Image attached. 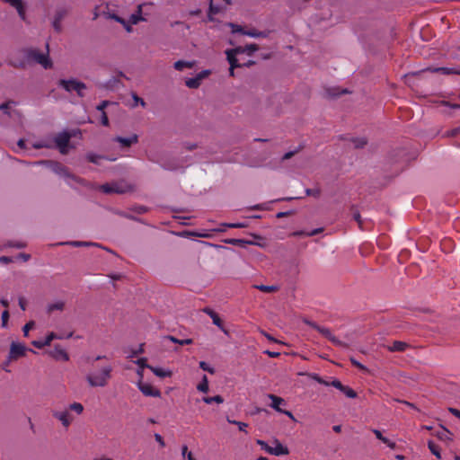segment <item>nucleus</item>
I'll use <instances>...</instances> for the list:
<instances>
[{
  "mask_svg": "<svg viewBox=\"0 0 460 460\" xmlns=\"http://www.w3.org/2000/svg\"><path fill=\"white\" fill-rule=\"evenodd\" d=\"M112 370L110 364L93 367L85 376V380L91 387H105L111 379Z\"/></svg>",
  "mask_w": 460,
  "mask_h": 460,
  "instance_id": "nucleus-1",
  "label": "nucleus"
},
{
  "mask_svg": "<svg viewBox=\"0 0 460 460\" xmlns=\"http://www.w3.org/2000/svg\"><path fill=\"white\" fill-rule=\"evenodd\" d=\"M21 53L23 55L24 59L19 62L11 61V65L15 67H22L27 63L35 62L40 64L44 68H49L52 66V63L49 58L48 54L40 53L36 49H24L21 50Z\"/></svg>",
  "mask_w": 460,
  "mask_h": 460,
  "instance_id": "nucleus-2",
  "label": "nucleus"
},
{
  "mask_svg": "<svg viewBox=\"0 0 460 460\" xmlns=\"http://www.w3.org/2000/svg\"><path fill=\"white\" fill-rule=\"evenodd\" d=\"M70 411H73L76 414L80 415L84 411V406L80 402H73L68 406L67 409L63 411H53L52 416L59 420L64 428L67 429L74 420V417L70 413Z\"/></svg>",
  "mask_w": 460,
  "mask_h": 460,
  "instance_id": "nucleus-3",
  "label": "nucleus"
},
{
  "mask_svg": "<svg viewBox=\"0 0 460 460\" xmlns=\"http://www.w3.org/2000/svg\"><path fill=\"white\" fill-rule=\"evenodd\" d=\"M58 85L62 87L65 91L67 93H76V94L79 97L84 96V91L86 90L87 86L83 82H80L76 79L71 78V79H61L58 82Z\"/></svg>",
  "mask_w": 460,
  "mask_h": 460,
  "instance_id": "nucleus-4",
  "label": "nucleus"
},
{
  "mask_svg": "<svg viewBox=\"0 0 460 460\" xmlns=\"http://www.w3.org/2000/svg\"><path fill=\"white\" fill-rule=\"evenodd\" d=\"M72 134L67 131L58 133L52 140L53 146L58 148L62 155H66L68 152V144L72 137Z\"/></svg>",
  "mask_w": 460,
  "mask_h": 460,
  "instance_id": "nucleus-5",
  "label": "nucleus"
},
{
  "mask_svg": "<svg viewBox=\"0 0 460 460\" xmlns=\"http://www.w3.org/2000/svg\"><path fill=\"white\" fill-rule=\"evenodd\" d=\"M73 336V332H70L67 334H58L56 332H49L44 340L33 341L32 345L37 349H43L46 346L50 345L54 340L69 339Z\"/></svg>",
  "mask_w": 460,
  "mask_h": 460,
  "instance_id": "nucleus-6",
  "label": "nucleus"
},
{
  "mask_svg": "<svg viewBox=\"0 0 460 460\" xmlns=\"http://www.w3.org/2000/svg\"><path fill=\"white\" fill-rule=\"evenodd\" d=\"M137 387L145 396H149V397H160L161 396V391L158 388L153 386L152 385H150L148 383H144L141 380H139L137 383Z\"/></svg>",
  "mask_w": 460,
  "mask_h": 460,
  "instance_id": "nucleus-7",
  "label": "nucleus"
},
{
  "mask_svg": "<svg viewBox=\"0 0 460 460\" xmlns=\"http://www.w3.org/2000/svg\"><path fill=\"white\" fill-rule=\"evenodd\" d=\"M27 348L18 342H13L10 347L9 360L16 359L25 355Z\"/></svg>",
  "mask_w": 460,
  "mask_h": 460,
  "instance_id": "nucleus-8",
  "label": "nucleus"
},
{
  "mask_svg": "<svg viewBox=\"0 0 460 460\" xmlns=\"http://www.w3.org/2000/svg\"><path fill=\"white\" fill-rule=\"evenodd\" d=\"M226 57H227V60H228V62L230 64L229 74H230L231 76L234 75V69L235 67H240L242 66H250V65L253 64V62L251 61V60H249L246 63L241 64L239 62L238 58L234 55H233V51L226 50Z\"/></svg>",
  "mask_w": 460,
  "mask_h": 460,
  "instance_id": "nucleus-9",
  "label": "nucleus"
},
{
  "mask_svg": "<svg viewBox=\"0 0 460 460\" xmlns=\"http://www.w3.org/2000/svg\"><path fill=\"white\" fill-rule=\"evenodd\" d=\"M273 444V447L270 446V447L267 448L268 454L279 456L289 453L288 448L283 446L278 439H274Z\"/></svg>",
  "mask_w": 460,
  "mask_h": 460,
  "instance_id": "nucleus-10",
  "label": "nucleus"
},
{
  "mask_svg": "<svg viewBox=\"0 0 460 460\" xmlns=\"http://www.w3.org/2000/svg\"><path fill=\"white\" fill-rule=\"evenodd\" d=\"M66 14H67V10L65 8H58L56 11L54 18H53V22H52V26L57 32H60L62 31L61 22Z\"/></svg>",
  "mask_w": 460,
  "mask_h": 460,
  "instance_id": "nucleus-11",
  "label": "nucleus"
},
{
  "mask_svg": "<svg viewBox=\"0 0 460 460\" xmlns=\"http://www.w3.org/2000/svg\"><path fill=\"white\" fill-rule=\"evenodd\" d=\"M40 164H44L49 166V168L54 172L55 173L63 176V177H70L67 170L61 164L57 162H40Z\"/></svg>",
  "mask_w": 460,
  "mask_h": 460,
  "instance_id": "nucleus-12",
  "label": "nucleus"
},
{
  "mask_svg": "<svg viewBox=\"0 0 460 460\" xmlns=\"http://www.w3.org/2000/svg\"><path fill=\"white\" fill-rule=\"evenodd\" d=\"M49 354L56 360H69L67 352L60 345H56L54 349L49 352Z\"/></svg>",
  "mask_w": 460,
  "mask_h": 460,
  "instance_id": "nucleus-13",
  "label": "nucleus"
},
{
  "mask_svg": "<svg viewBox=\"0 0 460 460\" xmlns=\"http://www.w3.org/2000/svg\"><path fill=\"white\" fill-rule=\"evenodd\" d=\"M259 49L256 44H250L245 47H237L232 49H227L228 51H233V55L237 57L240 54L246 53L248 56H252L255 51Z\"/></svg>",
  "mask_w": 460,
  "mask_h": 460,
  "instance_id": "nucleus-14",
  "label": "nucleus"
},
{
  "mask_svg": "<svg viewBox=\"0 0 460 460\" xmlns=\"http://www.w3.org/2000/svg\"><path fill=\"white\" fill-rule=\"evenodd\" d=\"M267 396L271 401L270 407L279 412H282L280 405L286 404L284 399L271 394H268Z\"/></svg>",
  "mask_w": 460,
  "mask_h": 460,
  "instance_id": "nucleus-15",
  "label": "nucleus"
},
{
  "mask_svg": "<svg viewBox=\"0 0 460 460\" xmlns=\"http://www.w3.org/2000/svg\"><path fill=\"white\" fill-rule=\"evenodd\" d=\"M4 2L14 7L17 10L21 19L25 20V9L22 0H4Z\"/></svg>",
  "mask_w": 460,
  "mask_h": 460,
  "instance_id": "nucleus-16",
  "label": "nucleus"
},
{
  "mask_svg": "<svg viewBox=\"0 0 460 460\" xmlns=\"http://www.w3.org/2000/svg\"><path fill=\"white\" fill-rule=\"evenodd\" d=\"M114 140L119 143L121 146L128 147L133 144H136L138 138L137 135H132L129 137H117L116 138H114Z\"/></svg>",
  "mask_w": 460,
  "mask_h": 460,
  "instance_id": "nucleus-17",
  "label": "nucleus"
},
{
  "mask_svg": "<svg viewBox=\"0 0 460 460\" xmlns=\"http://www.w3.org/2000/svg\"><path fill=\"white\" fill-rule=\"evenodd\" d=\"M409 348V344L404 342V341H395L392 343V345L388 346L387 347V349L391 352H395V351H404L406 350V349Z\"/></svg>",
  "mask_w": 460,
  "mask_h": 460,
  "instance_id": "nucleus-18",
  "label": "nucleus"
},
{
  "mask_svg": "<svg viewBox=\"0 0 460 460\" xmlns=\"http://www.w3.org/2000/svg\"><path fill=\"white\" fill-rule=\"evenodd\" d=\"M144 5V4H138L137 12L129 16V22L131 24H137L141 21H146V19L142 16V8Z\"/></svg>",
  "mask_w": 460,
  "mask_h": 460,
  "instance_id": "nucleus-19",
  "label": "nucleus"
},
{
  "mask_svg": "<svg viewBox=\"0 0 460 460\" xmlns=\"http://www.w3.org/2000/svg\"><path fill=\"white\" fill-rule=\"evenodd\" d=\"M149 369L158 377H170L172 376V372L167 368L149 367Z\"/></svg>",
  "mask_w": 460,
  "mask_h": 460,
  "instance_id": "nucleus-20",
  "label": "nucleus"
},
{
  "mask_svg": "<svg viewBox=\"0 0 460 460\" xmlns=\"http://www.w3.org/2000/svg\"><path fill=\"white\" fill-rule=\"evenodd\" d=\"M31 146H32V147H34L36 149L44 148V147H46V148L53 147L51 138H46V139L36 141V142L32 143Z\"/></svg>",
  "mask_w": 460,
  "mask_h": 460,
  "instance_id": "nucleus-21",
  "label": "nucleus"
},
{
  "mask_svg": "<svg viewBox=\"0 0 460 460\" xmlns=\"http://www.w3.org/2000/svg\"><path fill=\"white\" fill-rule=\"evenodd\" d=\"M65 307V302L58 300L54 303H50L47 306V312L49 314L54 312V311H62Z\"/></svg>",
  "mask_w": 460,
  "mask_h": 460,
  "instance_id": "nucleus-22",
  "label": "nucleus"
},
{
  "mask_svg": "<svg viewBox=\"0 0 460 460\" xmlns=\"http://www.w3.org/2000/svg\"><path fill=\"white\" fill-rule=\"evenodd\" d=\"M243 35L252 37V38H267L269 32L267 31H259L257 30H247L243 31Z\"/></svg>",
  "mask_w": 460,
  "mask_h": 460,
  "instance_id": "nucleus-23",
  "label": "nucleus"
},
{
  "mask_svg": "<svg viewBox=\"0 0 460 460\" xmlns=\"http://www.w3.org/2000/svg\"><path fill=\"white\" fill-rule=\"evenodd\" d=\"M429 71L435 72V73H441L443 75H452V74H457L458 72L455 68L451 67H434V68H429Z\"/></svg>",
  "mask_w": 460,
  "mask_h": 460,
  "instance_id": "nucleus-24",
  "label": "nucleus"
},
{
  "mask_svg": "<svg viewBox=\"0 0 460 460\" xmlns=\"http://www.w3.org/2000/svg\"><path fill=\"white\" fill-rule=\"evenodd\" d=\"M254 288L256 289H259L262 292H265V293H272V292H275L279 289V287L278 286H275V285H271V286H267V285H254Z\"/></svg>",
  "mask_w": 460,
  "mask_h": 460,
  "instance_id": "nucleus-25",
  "label": "nucleus"
},
{
  "mask_svg": "<svg viewBox=\"0 0 460 460\" xmlns=\"http://www.w3.org/2000/svg\"><path fill=\"white\" fill-rule=\"evenodd\" d=\"M215 325H217L225 334H228V331L224 327L221 319L218 314L216 313L210 317Z\"/></svg>",
  "mask_w": 460,
  "mask_h": 460,
  "instance_id": "nucleus-26",
  "label": "nucleus"
},
{
  "mask_svg": "<svg viewBox=\"0 0 460 460\" xmlns=\"http://www.w3.org/2000/svg\"><path fill=\"white\" fill-rule=\"evenodd\" d=\"M193 64L191 62L178 60L174 63L173 66L176 70L181 71L184 68H191Z\"/></svg>",
  "mask_w": 460,
  "mask_h": 460,
  "instance_id": "nucleus-27",
  "label": "nucleus"
},
{
  "mask_svg": "<svg viewBox=\"0 0 460 460\" xmlns=\"http://www.w3.org/2000/svg\"><path fill=\"white\" fill-rule=\"evenodd\" d=\"M202 401L207 404H211L213 402L220 404L224 402V398L221 395H215L212 397H203Z\"/></svg>",
  "mask_w": 460,
  "mask_h": 460,
  "instance_id": "nucleus-28",
  "label": "nucleus"
},
{
  "mask_svg": "<svg viewBox=\"0 0 460 460\" xmlns=\"http://www.w3.org/2000/svg\"><path fill=\"white\" fill-rule=\"evenodd\" d=\"M197 389L202 393L208 392V380L206 375L203 376L201 382L197 385Z\"/></svg>",
  "mask_w": 460,
  "mask_h": 460,
  "instance_id": "nucleus-29",
  "label": "nucleus"
},
{
  "mask_svg": "<svg viewBox=\"0 0 460 460\" xmlns=\"http://www.w3.org/2000/svg\"><path fill=\"white\" fill-rule=\"evenodd\" d=\"M200 81H199V78H198L197 76L195 77H192V78H188L186 81H185V84L190 88V89H196L198 88L199 85H200Z\"/></svg>",
  "mask_w": 460,
  "mask_h": 460,
  "instance_id": "nucleus-30",
  "label": "nucleus"
},
{
  "mask_svg": "<svg viewBox=\"0 0 460 460\" xmlns=\"http://www.w3.org/2000/svg\"><path fill=\"white\" fill-rule=\"evenodd\" d=\"M428 447H429V449L430 450V452L436 456L438 459L441 458V455H440V448L438 445H436L434 442L432 441H429L428 442Z\"/></svg>",
  "mask_w": 460,
  "mask_h": 460,
  "instance_id": "nucleus-31",
  "label": "nucleus"
},
{
  "mask_svg": "<svg viewBox=\"0 0 460 460\" xmlns=\"http://www.w3.org/2000/svg\"><path fill=\"white\" fill-rule=\"evenodd\" d=\"M165 339H167L174 343H178L180 345H189L193 342V341L191 339L179 340L173 336H166Z\"/></svg>",
  "mask_w": 460,
  "mask_h": 460,
  "instance_id": "nucleus-32",
  "label": "nucleus"
},
{
  "mask_svg": "<svg viewBox=\"0 0 460 460\" xmlns=\"http://www.w3.org/2000/svg\"><path fill=\"white\" fill-rule=\"evenodd\" d=\"M61 244H67L75 247H81V246H92V245H97L93 243H88V242H80V241H71L66 243H61Z\"/></svg>",
  "mask_w": 460,
  "mask_h": 460,
  "instance_id": "nucleus-33",
  "label": "nucleus"
},
{
  "mask_svg": "<svg viewBox=\"0 0 460 460\" xmlns=\"http://www.w3.org/2000/svg\"><path fill=\"white\" fill-rule=\"evenodd\" d=\"M101 190L105 193H111V192H122L118 188L110 185V184H103L101 186Z\"/></svg>",
  "mask_w": 460,
  "mask_h": 460,
  "instance_id": "nucleus-34",
  "label": "nucleus"
},
{
  "mask_svg": "<svg viewBox=\"0 0 460 460\" xmlns=\"http://www.w3.org/2000/svg\"><path fill=\"white\" fill-rule=\"evenodd\" d=\"M227 421L231 424L236 425L240 431L246 432V428L248 427L247 423L242 422V421H237L234 420H230L229 418H227Z\"/></svg>",
  "mask_w": 460,
  "mask_h": 460,
  "instance_id": "nucleus-35",
  "label": "nucleus"
},
{
  "mask_svg": "<svg viewBox=\"0 0 460 460\" xmlns=\"http://www.w3.org/2000/svg\"><path fill=\"white\" fill-rule=\"evenodd\" d=\"M341 391L349 398H355L357 396L356 392L349 386L343 385V388Z\"/></svg>",
  "mask_w": 460,
  "mask_h": 460,
  "instance_id": "nucleus-36",
  "label": "nucleus"
},
{
  "mask_svg": "<svg viewBox=\"0 0 460 460\" xmlns=\"http://www.w3.org/2000/svg\"><path fill=\"white\" fill-rule=\"evenodd\" d=\"M314 328H315L320 333H322L323 336H325L327 339L328 337H331V331L327 328L320 327L316 324H312Z\"/></svg>",
  "mask_w": 460,
  "mask_h": 460,
  "instance_id": "nucleus-37",
  "label": "nucleus"
},
{
  "mask_svg": "<svg viewBox=\"0 0 460 460\" xmlns=\"http://www.w3.org/2000/svg\"><path fill=\"white\" fill-rule=\"evenodd\" d=\"M34 325L35 323L33 321H30L23 326L22 332L24 336H28L30 330H31L34 327Z\"/></svg>",
  "mask_w": 460,
  "mask_h": 460,
  "instance_id": "nucleus-38",
  "label": "nucleus"
},
{
  "mask_svg": "<svg viewBox=\"0 0 460 460\" xmlns=\"http://www.w3.org/2000/svg\"><path fill=\"white\" fill-rule=\"evenodd\" d=\"M87 158L88 160L91 162V163H93V164H99V161L101 159H102L103 157L101 156V155H95V154H89L87 155Z\"/></svg>",
  "mask_w": 460,
  "mask_h": 460,
  "instance_id": "nucleus-39",
  "label": "nucleus"
},
{
  "mask_svg": "<svg viewBox=\"0 0 460 460\" xmlns=\"http://www.w3.org/2000/svg\"><path fill=\"white\" fill-rule=\"evenodd\" d=\"M228 26L231 27L232 32H234V33L240 32V33L243 34V31H246L245 30H243L242 28V26L234 24V23L230 22V23H228Z\"/></svg>",
  "mask_w": 460,
  "mask_h": 460,
  "instance_id": "nucleus-40",
  "label": "nucleus"
},
{
  "mask_svg": "<svg viewBox=\"0 0 460 460\" xmlns=\"http://www.w3.org/2000/svg\"><path fill=\"white\" fill-rule=\"evenodd\" d=\"M136 364H137L140 368H149V367H151L150 365H148V364L146 363V358H138V359L136 361Z\"/></svg>",
  "mask_w": 460,
  "mask_h": 460,
  "instance_id": "nucleus-41",
  "label": "nucleus"
},
{
  "mask_svg": "<svg viewBox=\"0 0 460 460\" xmlns=\"http://www.w3.org/2000/svg\"><path fill=\"white\" fill-rule=\"evenodd\" d=\"M2 327L3 328H6L7 327V322H8V319H9V312L7 310H4L3 313H2Z\"/></svg>",
  "mask_w": 460,
  "mask_h": 460,
  "instance_id": "nucleus-42",
  "label": "nucleus"
},
{
  "mask_svg": "<svg viewBox=\"0 0 460 460\" xmlns=\"http://www.w3.org/2000/svg\"><path fill=\"white\" fill-rule=\"evenodd\" d=\"M132 97H133V100H134V102H135L134 106H137V105L140 104L142 107H146V102H145V101L142 98L138 97L135 93L132 94Z\"/></svg>",
  "mask_w": 460,
  "mask_h": 460,
  "instance_id": "nucleus-43",
  "label": "nucleus"
},
{
  "mask_svg": "<svg viewBox=\"0 0 460 460\" xmlns=\"http://www.w3.org/2000/svg\"><path fill=\"white\" fill-rule=\"evenodd\" d=\"M199 367H200L201 369L205 370V371L209 372L210 374H214V372H215V371H214V368L210 367L208 366V363H206L205 361H200V362H199Z\"/></svg>",
  "mask_w": 460,
  "mask_h": 460,
  "instance_id": "nucleus-44",
  "label": "nucleus"
},
{
  "mask_svg": "<svg viewBox=\"0 0 460 460\" xmlns=\"http://www.w3.org/2000/svg\"><path fill=\"white\" fill-rule=\"evenodd\" d=\"M227 227L230 228H244L247 226L246 223H232V224H226Z\"/></svg>",
  "mask_w": 460,
  "mask_h": 460,
  "instance_id": "nucleus-45",
  "label": "nucleus"
},
{
  "mask_svg": "<svg viewBox=\"0 0 460 460\" xmlns=\"http://www.w3.org/2000/svg\"><path fill=\"white\" fill-rule=\"evenodd\" d=\"M209 75H210V71L209 70H203V71L199 72L196 76L198 78H199V81L201 82L204 78H206Z\"/></svg>",
  "mask_w": 460,
  "mask_h": 460,
  "instance_id": "nucleus-46",
  "label": "nucleus"
},
{
  "mask_svg": "<svg viewBox=\"0 0 460 460\" xmlns=\"http://www.w3.org/2000/svg\"><path fill=\"white\" fill-rule=\"evenodd\" d=\"M329 385H332L340 391L343 388V385L337 379L332 380L331 383H329Z\"/></svg>",
  "mask_w": 460,
  "mask_h": 460,
  "instance_id": "nucleus-47",
  "label": "nucleus"
},
{
  "mask_svg": "<svg viewBox=\"0 0 460 460\" xmlns=\"http://www.w3.org/2000/svg\"><path fill=\"white\" fill-rule=\"evenodd\" d=\"M155 439L160 445L161 447H164L165 446L164 440L163 437L160 434L155 433Z\"/></svg>",
  "mask_w": 460,
  "mask_h": 460,
  "instance_id": "nucleus-48",
  "label": "nucleus"
},
{
  "mask_svg": "<svg viewBox=\"0 0 460 460\" xmlns=\"http://www.w3.org/2000/svg\"><path fill=\"white\" fill-rule=\"evenodd\" d=\"M11 103H14V102H8L2 103L0 105V110L3 111L4 113L9 114L8 109H9V106H10Z\"/></svg>",
  "mask_w": 460,
  "mask_h": 460,
  "instance_id": "nucleus-49",
  "label": "nucleus"
},
{
  "mask_svg": "<svg viewBox=\"0 0 460 460\" xmlns=\"http://www.w3.org/2000/svg\"><path fill=\"white\" fill-rule=\"evenodd\" d=\"M256 443L261 447V449H263L266 452L267 448L270 447V446L264 440L257 439Z\"/></svg>",
  "mask_w": 460,
  "mask_h": 460,
  "instance_id": "nucleus-50",
  "label": "nucleus"
},
{
  "mask_svg": "<svg viewBox=\"0 0 460 460\" xmlns=\"http://www.w3.org/2000/svg\"><path fill=\"white\" fill-rule=\"evenodd\" d=\"M353 218H354V220H355V221H357V222H358V224L359 225V226H362V219H361V216H360L359 212H358V211H357V212H355V213L353 214Z\"/></svg>",
  "mask_w": 460,
  "mask_h": 460,
  "instance_id": "nucleus-51",
  "label": "nucleus"
},
{
  "mask_svg": "<svg viewBox=\"0 0 460 460\" xmlns=\"http://www.w3.org/2000/svg\"><path fill=\"white\" fill-rule=\"evenodd\" d=\"M458 132H459V128H454L450 131L446 132L445 136L446 137H455L457 135Z\"/></svg>",
  "mask_w": 460,
  "mask_h": 460,
  "instance_id": "nucleus-52",
  "label": "nucleus"
},
{
  "mask_svg": "<svg viewBox=\"0 0 460 460\" xmlns=\"http://www.w3.org/2000/svg\"><path fill=\"white\" fill-rule=\"evenodd\" d=\"M351 362H352V364H353L354 366H356V367H358L359 369H361V370H367V367H366L364 365L360 364V363H359L358 361H357L356 359H353V358H352V359H351Z\"/></svg>",
  "mask_w": 460,
  "mask_h": 460,
  "instance_id": "nucleus-53",
  "label": "nucleus"
},
{
  "mask_svg": "<svg viewBox=\"0 0 460 460\" xmlns=\"http://www.w3.org/2000/svg\"><path fill=\"white\" fill-rule=\"evenodd\" d=\"M102 124L103 126H108V124H109V119H108V117H107L105 111H102Z\"/></svg>",
  "mask_w": 460,
  "mask_h": 460,
  "instance_id": "nucleus-54",
  "label": "nucleus"
},
{
  "mask_svg": "<svg viewBox=\"0 0 460 460\" xmlns=\"http://www.w3.org/2000/svg\"><path fill=\"white\" fill-rule=\"evenodd\" d=\"M448 411L456 418L460 420V411L456 408H449Z\"/></svg>",
  "mask_w": 460,
  "mask_h": 460,
  "instance_id": "nucleus-55",
  "label": "nucleus"
},
{
  "mask_svg": "<svg viewBox=\"0 0 460 460\" xmlns=\"http://www.w3.org/2000/svg\"><path fill=\"white\" fill-rule=\"evenodd\" d=\"M111 18H112L113 20H115L116 22H118L121 23L122 25H126V21H125L123 18H121V17H119V16H118V15H115V14H113V15L111 16Z\"/></svg>",
  "mask_w": 460,
  "mask_h": 460,
  "instance_id": "nucleus-56",
  "label": "nucleus"
},
{
  "mask_svg": "<svg viewBox=\"0 0 460 460\" xmlns=\"http://www.w3.org/2000/svg\"><path fill=\"white\" fill-rule=\"evenodd\" d=\"M107 105H108V102L107 101H103L102 103H100L97 106V110L101 111L102 112V111H104V109L106 108Z\"/></svg>",
  "mask_w": 460,
  "mask_h": 460,
  "instance_id": "nucleus-57",
  "label": "nucleus"
},
{
  "mask_svg": "<svg viewBox=\"0 0 460 460\" xmlns=\"http://www.w3.org/2000/svg\"><path fill=\"white\" fill-rule=\"evenodd\" d=\"M312 377L320 384H323L324 385H329V382L322 380L317 375H314V376H312Z\"/></svg>",
  "mask_w": 460,
  "mask_h": 460,
  "instance_id": "nucleus-58",
  "label": "nucleus"
},
{
  "mask_svg": "<svg viewBox=\"0 0 460 460\" xmlns=\"http://www.w3.org/2000/svg\"><path fill=\"white\" fill-rule=\"evenodd\" d=\"M19 305L22 310H23V311L26 310V302L23 297L19 298Z\"/></svg>",
  "mask_w": 460,
  "mask_h": 460,
  "instance_id": "nucleus-59",
  "label": "nucleus"
},
{
  "mask_svg": "<svg viewBox=\"0 0 460 460\" xmlns=\"http://www.w3.org/2000/svg\"><path fill=\"white\" fill-rule=\"evenodd\" d=\"M328 339L334 344H337V345H341V342L335 337L332 335V333L331 334V337H328Z\"/></svg>",
  "mask_w": 460,
  "mask_h": 460,
  "instance_id": "nucleus-60",
  "label": "nucleus"
},
{
  "mask_svg": "<svg viewBox=\"0 0 460 460\" xmlns=\"http://www.w3.org/2000/svg\"><path fill=\"white\" fill-rule=\"evenodd\" d=\"M12 261L13 260L10 257H6V256H1L0 257V262H3V263H9Z\"/></svg>",
  "mask_w": 460,
  "mask_h": 460,
  "instance_id": "nucleus-61",
  "label": "nucleus"
},
{
  "mask_svg": "<svg viewBox=\"0 0 460 460\" xmlns=\"http://www.w3.org/2000/svg\"><path fill=\"white\" fill-rule=\"evenodd\" d=\"M373 433L376 435V438H378L379 440L383 439L384 436L382 435L380 430L373 429Z\"/></svg>",
  "mask_w": 460,
  "mask_h": 460,
  "instance_id": "nucleus-62",
  "label": "nucleus"
},
{
  "mask_svg": "<svg viewBox=\"0 0 460 460\" xmlns=\"http://www.w3.org/2000/svg\"><path fill=\"white\" fill-rule=\"evenodd\" d=\"M265 353L267 355H269L270 358H277L279 356V352H274V351H270V350H266Z\"/></svg>",
  "mask_w": 460,
  "mask_h": 460,
  "instance_id": "nucleus-63",
  "label": "nucleus"
},
{
  "mask_svg": "<svg viewBox=\"0 0 460 460\" xmlns=\"http://www.w3.org/2000/svg\"><path fill=\"white\" fill-rule=\"evenodd\" d=\"M294 154H295V152H293V151H291V152H288V153H286V154L283 155L282 159H283V160H288V159L291 158V157L294 155Z\"/></svg>",
  "mask_w": 460,
  "mask_h": 460,
  "instance_id": "nucleus-64",
  "label": "nucleus"
}]
</instances>
